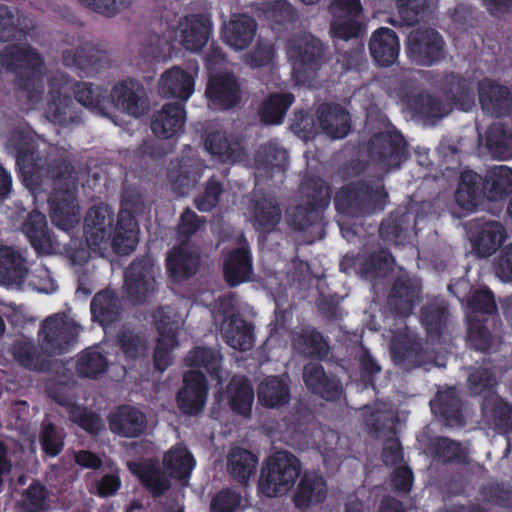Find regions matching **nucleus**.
<instances>
[{"instance_id": "1", "label": "nucleus", "mask_w": 512, "mask_h": 512, "mask_svg": "<svg viewBox=\"0 0 512 512\" xmlns=\"http://www.w3.org/2000/svg\"><path fill=\"white\" fill-rule=\"evenodd\" d=\"M9 145L24 185L38 193L51 189L48 203L53 224L63 231L73 229L79 222L74 193L78 178L71 161L67 157L49 160L34 138L22 131L11 134Z\"/></svg>"}, {"instance_id": "2", "label": "nucleus", "mask_w": 512, "mask_h": 512, "mask_svg": "<svg viewBox=\"0 0 512 512\" xmlns=\"http://www.w3.org/2000/svg\"><path fill=\"white\" fill-rule=\"evenodd\" d=\"M25 36L20 27L19 10L0 4V41L9 43L0 50V67L14 74L16 95H23L28 103H38L43 94L42 70L44 60L30 44L10 43Z\"/></svg>"}, {"instance_id": "3", "label": "nucleus", "mask_w": 512, "mask_h": 512, "mask_svg": "<svg viewBox=\"0 0 512 512\" xmlns=\"http://www.w3.org/2000/svg\"><path fill=\"white\" fill-rule=\"evenodd\" d=\"M114 212L107 204L91 207L84 219V233L90 247H101L111 241L115 253L128 255L138 243V222L129 210L121 208L116 226H113Z\"/></svg>"}, {"instance_id": "4", "label": "nucleus", "mask_w": 512, "mask_h": 512, "mask_svg": "<svg viewBox=\"0 0 512 512\" xmlns=\"http://www.w3.org/2000/svg\"><path fill=\"white\" fill-rule=\"evenodd\" d=\"M388 193L381 178L360 179L343 185L334 196V206L339 214L364 217L385 208Z\"/></svg>"}, {"instance_id": "5", "label": "nucleus", "mask_w": 512, "mask_h": 512, "mask_svg": "<svg viewBox=\"0 0 512 512\" xmlns=\"http://www.w3.org/2000/svg\"><path fill=\"white\" fill-rule=\"evenodd\" d=\"M306 188L305 202L286 211V222L294 231H307L310 228H323L324 212L331 201V187L321 179H311Z\"/></svg>"}, {"instance_id": "6", "label": "nucleus", "mask_w": 512, "mask_h": 512, "mask_svg": "<svg viewBox=\"0 0 512 512\" xmlns=\"http://www.w3.org/2000/svg\"><path fill=\"white\" fill-rule=\"evenodd\" d=\"M300 460L286 450L276 451L265 462L258 481L259 491L266 497L285 495L301 474Z\"/></svg>"}, {"instance_id": "7", "label": "nucleus", "mask_w": 512, "mask_h": 512, "mask_svg": "<svg viewBox=\"0 0 512 512\" xmlns=\"http://www.w3.org/2000/svg\"><path fill=\"white\" fill-rule=\"evenodd\" d=\"M366 152L370 162L385 172L399 169L410 155L408 142L394 127L372 134Z\"/></svg>"}, {"instance_id": "8", "label": "nucleus", "mask_w": 512, "mask_h": 512, "mask_svg": "<svg viewBox=\"0 0 512 512\" xmlns=\"http://www.w3.org/2000/svg\"><path fill=\"white\" fill-rule=\"evenodd\" d=\"M406 50L409 58L414 63L430 67L445 58L446 43L436 29L419 27L409 33Z\"/></svg>"}, {"instance_id": "9", "label": "nucleus", "mask_w": 512, "mask_h": 512, "mask_svg": "<svg viewBox=\"0 0 512 512\" xmlns=\"http://www.w3.org/2000/svg\"><path fill=\"white\" fill-rule=\"evenodd\" d=\"M78 331L75 323L62 314L48 316L38 333L41 348L48 356L63 355L76 343Z\"/></svg>"}, {"instance_id": "10", "label": "nucleus", "mask_w": 512, "mask_h": 512, "mask_svg": "<svg viewBox=\"0 0 512 512\" xmlns=\"http://www.w3.org/2000/svg\"><path fill=\"white\" fill-rule=\"evenodd\" d=\"M124 289L133 304L145 303L155 292L156 268L150 256L137 257L125 269Z\"/></svg>"}, {"instance_id": "11", "label": "nucleus", "mask_w": 512, "mask_h": 512, "mask_svg": "<svg viewBox=\"0 0 512 512\" xmlns=\"http://www.w3.org/2000/svg\"><path fill=\"white\" fill-rule=\"evenodd\" d=\"M68 82L69 78L64 73H57L48 79L49 100L45 114L52 123L61 127H67L80 120L72 97L63 93Z\"/></svg>"}, {"instance_id": "12", "label": "nucleus", "mask_w": 512, "mask_h": 512, "mask_svg": "<svg viewBox=\"0 0 512 512\" xmlns=\"http://www.w3.org/2000/svg\"><path fill=\"white\" fill-rule=\"evenodd\" d=\"M295 64L312 73L317 72L328 61V47L312 34L293 38L288 47Z\"/></svg>"}, {"instance_id": "13", "label": "nucleus", "mask_w": 512, "mask_h": 512, "mask_svg": "<svg viewBox=\"0 0 512 512\" xmlns=\"http://www.w3.org/2000/svg\"><path fill=\"white\" fill-rule=\"evenodd\" d=\"M478 98L485 114L494 118L512 115V93L508 86L484 78L478 83Z\"/></svg>"}, {"instance_id": "14", "label": "nucleus", "mask_w": 512, "mask_h": 512, "mask_svg": "<svg viewBox=\"0 0 512 512\" xmlns=\"http://www.w3.org/2000/svg\"><path fill=\"white\" fill-rule=\"evenodd\" d=\"M183 383L176 395L178 408L185 415H197L206 403L207 379L202 372L189 370L184 373Z\"/></svg>"}, {"instance_id": "15", "label": "nucleus", "mask_w": 512, "mask_h": 512, "mask_svg": "<svg viewBox=\"0 0 512 512\" xmlns=\"http://www.w3.org/2000/svg\"><path fill=\"white\" fill-rule=\"evenodd\" d=\"M390 353L394 364L411 370L420 367L425 360V351L419 338L405 330H398L390 342Z\"/></svg>"}, {"instance_id": "16", "label": "nucleus", "mask_w": 512, "mask_h": 512, "mask_svg": "<svg viewBox=\"0 0 512 512\" xmlns=\"http://www.w3.org/2000/svg\"><path fill=\"white\" fill-rule=\"evenodd\" d=\"M22 231L37 255H52L59 248V243L48 226L46 216L37 210L31 211L27 215L22 225Z\"/></svg>"}, {"instance_id": "17", "label": "nucleus", "mask_w": 512, "mask_h": 512, "mask_svg": "<svg viewBox=\"0 0 512 512\" xmlns=\"http://www.w3.org/2000/svg\"><path fill=\"white\" fill-rule=\"evenodd\" d=\"M303 381L312 394L327 401L338 400L343 392L341 381L335 376L327 375L323 365L318 362H308L304 365Z\"/></svg>"}, {"instance_id": "18", "label": "nucleus", "mask_w": 512, "mask_h": 512, "mask_svg": "<svg viewBox=\"0 0 512 512\" xmlns=\"http://www.w3.org/2000/svg\"><path fill=\"white\" fill-rule=\"evenodd\" d=\"M186 110L183 103H166L155 112L151 120V130L157 138L170 139L183 133Z\"/></svg>"}, {"instance_id": "19", "label": "nucleus", "mask_w": 512, "mask_h": 512, "mask_svg": "<svg viewBox=\"0 0 512 512\" xmlns=\"http://www.w3.org/2000/svg\"><path fill=\"white\" fill-rule=\"evenodd\" d=\"M251 223L262 234L275 231L282 219V210L277 199L270 195L255 196L250 202Z\"/></svg>"}, {"instance_id": "20", "label": "nucleus", "mask_w": 512, "mask_h": 512, "mask_svg": "<svg viewBox=\"0 0 512 512\" xmlns=\"http://www.w3.org/2000/svg\"><path fill=\"white\" fill-rule=\"evenodd\" d=\"M109 428L114 434L136 438L144 434L147 428L146 415L130 405H121L109 415Z\"/></svg>"}, {"instance_id": "21", "label": "nucleus", "mask_w": 512, "mask_h": 512, "mask_svg": "<svg viewBox=\"0 0 512 512\" xmlns=\"http://www.w3.org/2000/svg\"><path fill=\"white\" fill-rule=\"evenodd\" d=\"M416 229V218L410 211H395L384 219L379 228L380 237L394 245H406Z\"/></svg>"}, {"instance_id": "22", "label": "nucleus", "mask_w": 512, "mask_h": 512, "mask_svg": "<svg viewBox=\"0 0 512 512\" xmlns=\"http://www.w3.org/2000/svg\"><path fill=\"white\" fill-rule=\"evenodd\" d=\"M206 95L213 105L227 110L239 103L240 86L233 74H216L209 79Z\"/></svg>"}, {"instance_id": "23", "label": "nucleus", "mask_w": 512, "mask_h": 512, "mask_svg": "<svg viewBox=\"0 0 512 512\" xmlns=\"http://www.w3.org/2000/svg\"><path fill=\"white\" fill-rule=\"evenodd\" d=\"M102 59V51L90 43H85L75 49H66L62 52L63 65L78 71L80 77L97 73L102 66Z\"/></svg>"}, {"instance_id": "24", "label": "nucleus", "mask_w": 512, "mask_h": 512, "mask_svg": "<svg viewBox=\"0 0 512 512\" xmlns=\"http://www.w3.org/2000/svg\"><path fill=\"white\" fill-rule=\"evenodd\" d=\"M181 43L186 50L199 51L208 42L212 31L210 19L203 14H190L179 22Z\"/></svg>"}, {"instance_id": "25", "label": "nucleus", "mask_w": 512, "mask_h": 512, "mask_svg": "<svg viewBox=\"0 0 512 512\" xmlns=\"http://www.w3.org/2000/svg\"><path fill=\"white\" fill-rule=\"evenodd\" d=\"M421 286L408 275H400L394 279L388 301L396 313L408 316L415 304L420 300Z\"/></svg>"}, {"instance_id": "26", "label": "nucleus", "mask_w": 512, "mask_h": 512, "mask_svg": "<svg viewBox=\"0 0 512 512\" xmlns=\"http://www.w3.org/2000/svg\"><path fill=\"white\" fill-rule=\"evenodd\" d=\"M369 50L379 66L390 67L397 61L400 51L396 32L387 27L376 29L371 36Z\"/></svg>"}, {"instance_id": "27", "label": "nucleus", "mask_w": 512, "mask_h": 512, "mask_svg": "<svg viewBox=\"0 0 512 512\" xmlns=\"http://www.w3.org/2000/svg\"><path fill=\"white\" fill-rule=\"evenodd\" d=\"M195 80L179 66L166 70L159 80V93L164 98H177L186 102L194 92Z\"/></svg>"}, {"instance_id": "28", "label": "nucleus", "mask_w": 512, "mask_h": 512, "mask_svg": "<svg viewBox=\"0 0 512 512\" xmlns=\"http://www.w3.org/2000/svg\"><path fill=\"white\" fill-rule=\"evenodd\" d=\"M317 120L324 134L332 139H342L350 131V115L339 104L326 103L317 109Z\"/></svg>"}, {"instance_id": "29", "label": "nucleus", "mask_w": 512, "mask_h": 512, "mask_svg": "<svg viewBox=\"0 0 512 512\" xmlns=\"http://www.w3.org/2000/svg\"><path fill=\"white\" fill-rule=\"evenodd\" d=\"M252 273V256L248 248L238 247L226 255L223 262V275L230 287L249 281Z\"/></svg>"}, {"instance_id": "30", "label": "nucleus", "mask_w": 512, "mask_h": 512, "mask_svg": "<svg viewBox=\"0 0 512 512\" xmlns=\"http://www.w3.org/2000/svg\"><path fill=\"white\" fill-rule=\"evenodd\" d=\"M92 320L107 327L119 321L122 305L117 293L110 288L97 292L90 303Z\"/></svg>"}, {"instance_id": "31", "label": "nucleus", "mask_w": 512, "mask_h": 512, "mask_svg": "<svg viewBox=\"0 0 512 512\" xmlns=\"http://www.w3.org/2000/svg\"><path fill=\"white\" fill-rule=\"evenodd\" d=\"M327 496L325 479L314 472H305L293 496L295 506L301 510L322 503Z\"/></svg>"}, {"instance_id": "32", "label": "nucleus", "mask_w": 512, "mask_h": 512, "mask_svg": "<svg viewBox=\"0 0 512 512\" xmlns=\"http://www.w3.org/2000/svg\"><path fill=\"white\" fill-rule=\"evenodd\" d=\"M483 195L489 201H501L512 194V168L507 165L490 167L481 180Z\"/></svg>"}, {"instance_id": "33", "label": "nucleus", "mask_w": 512, "mask_h": 512, "mask_svg": "<svg viewBox=\"0 0 512 512\" xmlns=\"http://www.w3.org/2000/svg\"><path fill=\"white\" fill-rule=\"evenodd\" d=\"M482 176L473 170L461 173L455 191L456 204L466 213L474 212L483 198Z\"/></svg>"}, {"instance_id": "34", "label": "nucleus", "mask_w": 512, "mask_h": 512, "mask_svg": "<svg viewBox=\"0 0 512 512\" xmlns=\"http://www.w3.org/2000/svg\"><path fill=\"white\" fill-rule=\"evenodd\" d=\"M257 30L256 21L246 15H234L225 25L223 38L234 50H244L253 41Z\"/></svg>"}, {"instance_id": "35", "label": "nucleus", "mask_w": 512, "mask_h": 512, "mask_svg": "<svg viewBox=\"0 0 512 512\" xmlns=\"http://www.w3.org/2000/svg\"><path fill=\"white\" fill-rule=\"evenodd\" d=\"M142 89L141 84L133 79L120 81L113 86L109 94L110 101L129 115L140 116L144 111L139 95Z\"/></svg>"}, {"instance_id": "36", "label": "nucleus", "mask_w": 512, "mask_h": 512, "mask_svg": "<svg viewBox=\"0 0 512 512\" xmlns=\"http://www.w3.org/2000/svg\"><path fill=\"white\" fill-rule=\"evenodd\" d=\"M288 160L287 150L274 140L261 145L254 156L256 168L259 171H264L270 178L275 173L284 174L288 166Z\"/></svg>"}, {"instance_id": "37", "label": "nucleus", "mask_w": 512, "mask_h": 512, "mask_svg": "<svg viewBox=\"0 0 512 512\" xmlns=\"http://www.w3.org/2000/svg\"><path fill=\"white\" fill-rule=\"evenodd\" d=\"M430 405L432 412L441 418L446 425L455 427L465 424L462 401L454 388L438 392Z\"/></svg>"}, {"instance_id": "38", "label": "nucleus", "mask_w": 512, "mask_h": 512, "mask_svg": "<svg viewBox=\"0 0 512 512\" xmlns=\"http://www.w3.org/2000/svg\"><path fill=\"white\" fill-rule=\"evenodd\" d=\"M507 238L504 226L498 221L484 222L472 241L475 254L480 258L493 255Z\"/></svg>"}, {"instance_id": "39", "label": "nucleus", "mask_w": 512, "mask_h": 512, "mask_svg": "<svg viewBox=\"0 0 512 512\" xmlns=\"http://www.w3.org/2000/svg\"><path fill=\"white\" fill-rule=\"evenodd\" d=\"M199 268V257L179 245L173 247L166 258V269L173 281H181L194 276Z\"/></svg>"}, {"instance_id": "40", "label": "nucleus", "mask_w": 512, "mask_h": 512, "mask_svg": "<svg viewBox=\"0 0 512 512\" xmlns=\"http://www.w3.org/2000/svg\"><path fill=\"white\" fill-rule=\"evenodd\" d=\"M293 347L301 356L313 360H324L329 354V343L314 327L303 328L293 338Z\"/></svg>"}, {"instance_id": "41", "label": "nucleus", "mask_w": 512, "mask_h": 512, "mask_svg": "<svg viewBox=\"0 0 512 512\" xmlns=\"http://www.w3.org/2000/svg\"><path fill=\"white\" fill-rule=\"evenodd\" d=\"M28 273L26 260L12 247L0 245V284H21Z\"/></svg>"}, {"instance_id": "42", "label": "nucleus", "mask_w": 512, "mask_h": 512, "mask_svg": "<svg viewBox=\"0 0 512 512\" xmlns=\"http://www.w3.org/2000/svg\"><path fill=\"white\" fill-rule=\"evenodd\" d=\"M222 334L226 343L236 350L247 351L253 346V326L237 314L226 319Z\"/></svg>"}, {"instance_id": "43", "label": "nucleus", "mask_w": 512, "mask_h": 512, "mask_svg": "<svg viewBox=\"0 0 512 512\" xmlns=\"http://www.w3.org/2000/svg\"><path fill=\"white\" fill-rule=\"evenodd\" d=\"M485 146L498 160L512 158V127L500 122L492 123L485 133Z\"/></svg>"}, {"instance_id": "44", "label": "nucleus", "mask_w": 512, "mask_h": 512, "mask_svg": "<svg viewBox=\"0 0 512 512\" xmlns=\"http://www.w3.org/2000/svg\"><path fill=\"white\" fill-rule=\"evenodd\" d=\"M129 470L138 477L153 497L163 496L170 488V480L153 463H129Z\"/></svg>"}, {"instance_id": "45", "label": "nucleus", "mask_w": 512, "mask_h": 512, "mask_svg": "<svg viewBox=\"0 0 512 512\" xmlns=\"http://www.w3.org/2000/svg\"><path fill=\"white\" fill-rule=\"evenodd\" d=\"M73 93L79 104L98 114L105 115L111 106L107 89L90 82H76Z\"/></svg>"}, {"instance_id": "46", "label": "nucleus", "mask_w": 512, "mask_h": 512, "mask_svg": "<svg viewBox=\"0 0 512 512\" xmlns=\"http://www.w3.org/2000/svg\"><path fill=\"white\" fill-rule=\"evenodd\" d=\"M481 411L485 418L493 422L498 431L512 432V405L498 394L485 395L481 403Z\"/></svg>"}, {"instance_id": "47", "label": "nucleus", "mask_w": 512, "mask_h": 512, "mask_svg": "<svg viewBox=\"0 0 512 512\" xmlns=\"http://www.w3.org/2000/svg\"><path fill=\"white\" fill-rule=\"evenodd\" d=\"M196 461L192 453L183 445L173 446L163 458V466L170 478L188 479Z\"/></svg>"}, {"instance_id": "48", "label": "nucleus", "mask_w": 512, "mask_h": 512, "mask_svg": "<svg viewBox=\"0 0 512 512\" xmlns=\"http://www.w3.org/2000/svg\"><path fill=\"white\" fill-rule=\"evenodd\" d=\"M227 393L230 409L234 413L243 417L251 415L254 390L247 377L232 378L227 387Z\"/></svg>"}, {"instance_id": "49", "label": "nucleus", "mask_w": 512, "mask_h": 512, "mask_svg": "<svg viewBox=\"0 0 512 512\" xmlns=\"http://www.w3.org/2000/svg\"><path fill=\"white\" fill-rule=\"evenodd\" d=\"M257 464V456L244 448H232L227 456V471L233 479L242 484L249 481L256 471Z\"/></svg>"}, {"instance_id": "50", "label": "nucleus", "mask_w": 512, "mask_h": 512, "mask_svg": "<svg viewBox=\"0 0 512 512\" xmlns=\"http://www.w3.org/2000/svg\"><path fill=\"white\" fill-rule=\"evenodd\" d=\"M75 368L81 378L98 379L107 372L109 362L107 357L99 351L98 346H91L78 354Z\"/></svg>"}, {"instance_id": "51", "label": "nucleus", "mask_w": 512, "mask_h": 512, "mask_svg": "<svg viewBox=\"0 0 512 512\" xmlns=\"http://www.w3.org/2000/svg\"><path fill=\"white\" fill-rule=\"evenodd\" d=\"M289 399V386L278 376L267 377L258 387V401L263 407H282L289 402Z\"/></svg>"}, {"instance_id": "52", "label": "nucleus", "mask_w": 512, "mask_h": 512, "mask_svg": "<svg viewBox=\"0 0 512 512\" xmlns=\"http://www.w3.org/2000/svg\"><path fill=\"white\" fill-rule=\"evenodd\" d=\"M444 92L458 109L469 111L475 105V95L470 83L460 75L451 73L444 79Z\"/></svg>"}, {"instance_id": "53", "label": "nucleus", "mask_w": 512, "mask_h": 512, "mask_svg": "<svg viewBox=\"0 0 512 512\" xmlns=\"http://www.w3.org/2000/svg\"><path fill=\"white\" fill-rule=\"evenodd\" d=\"M294 101L295 97L291 93H272L259 108L261 122L266 125L281 124Z\"/></svg>"}, {"instance_id": "54", "label": "nucleus", "mask_w": 512, "mask_h": 512, "mask_svg": "<svg viewBox=\"0 0 512 512\" xmlns=\"http://www.w3.org/2000/svg\"><path fill=\"white\" fill-rule=\"evenodd\" d=\"M449 311L445 304L429 302L420 310V320L431 339H439L447 327Z\"/></svg>"}, {"instance_id": "55", "label": "nucleus", "mask_w": 512, "mask_h": 512, "mask_svg": "<svg viewBox=\"0 0 512 512\" xmlns=\"http://www.w3.org/2000/svg\"><path fill=\"white\" fill-rule=\"evenodd\" d=\"M205 148L218 157L221 162H236L243 156V149L238 142H231L225 133L216 131L205 138Z\"/></svg>"}, {"instance_id": "56", "label": "nucleus", "mask_w": 512, "mask_h": 512, "mask_svg": "<svg viewBox=\"0 0 512 512\" xmlns=\"http://www.w3.org/2000/svg\"><path fill=\"white\" fill-rule=\"evenodd\" d=\"M433 457L444 464L467 462V454L461 443L448 437H436L430 442Z\"/></svg>"}, {"instance_id": "57", "label": "nucleus", "mask_w": 512, "mask_h": 512, "mask_svg": "<svg viewBox=\"0 0 512 512\" xmlns=\"http://www.w3.org/2000/svg\"><path fill=\"white\" fill-rule=\"evenodd\" d=\"M13 357L23 367L34 371H45L49 367L48 360L39 348L28 340H20L13 345Z\"/></svg>"}, {"instance_id": "58", "label": "nucleus", "mask_w": 512, "mask_h": 512, "mask_svg": "<svg viewBox=\"0 0 512 512\" xmlns=\"http://www.w3.org/2000/svg\"><path fill=\"white\" fill-rule=\"evenodd\" d=\"M222 357L218 351L210 347L193 348L186 357L190 367L203 368L212 377H220Z\"/></svg>"}, {"instance_id": "59", "label": "nucleus", "mask_w": 512, "mask_h": 512, "mask_svg": "<svg viewBox=\"0 0 512 512\" xmlns=\"http://www.w3.org/2000/svg\"><path fill=\"white\" fill-rule=\"evenodd\" d=\"M413 112L424 119H440L447 114L446 107L441 99L428 93H419L409 101Z\"/></svg>"}, {"instance_id": "60", "label": "nucleus", "mask_w": 512, "mask_h": 512, "mask_svg": "<svg viewBox=\"0 0 512 512\" xmlns=\"http://www.w3.org/2000/svg\"><path fill=\"white\" fill-rule=\"evenodd\" d=\"M394 258L388 249H380L368 255L362 262L360 273L368 278L382 277L390 270Z\"/></svg>"}, {"instance_id": "61", "label": "nucleus", "mask_w": 512, "mask_h": 512, "mask_svg": "<svg viewBox=\"0 0 512 512\" xmlns=\"http://www.w3.org/2000/svg\"><path fill=\"white\" fill-rule=\"evenodd\" d=\"M497 380L495 373L492 368L489 367H477L474 368L467 379V386L471 394L480 395L486 393V395L497 394L495 387Z\"/></svg>"}, {"instance_id": "62", "label": "nucleus", "mask_w": 512, "mask_h": 512, "mask_svg": "<svg viewBox=\"0 0 512 512\" xmlns=\"http://www.w3.org/2000/svg\"><path fill=\"white\" fill-rule=\"evenodd\" d=\"M64 437L63 430L54 423L43 424L39 436L42 452L51 458L58 456L64 448Z\"/></svg>"}, {"instance_id": "63", "label": "nucleus", "mask_w": 512, "mask_h": 512, "mask_svg": "<svg viewBox=\"0 0 512 512\" xmlns=\"http://www.w3.org/2000/svg\"><path fill=\"white\" fill-rule=\"evenodd\" d=\"M117 345L126 359L136 360L146 353L145 340L131 330L121 331L117 335Z\"/></svg>"}, {"instance_id": "64", "label": "nucleus", "mask_w": 512, "mask_h": 512, "mask_svg": "<svg viewBox=\"0 0 512 512\" xmlns=\"http://www.w3.org/2000/svg\"><path fill=\"white\" fill-rule=\"evenodd\" d=\"M26 512H46L49 509V495L39 481L32 482L24 492Z\"/></svg>"}]
</instances>
